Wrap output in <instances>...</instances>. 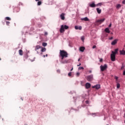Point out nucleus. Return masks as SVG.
Masks as SVG:
<instances>
[{
  "instance_id": "1",
  "label": "nucleus",
  "mask_w": 125,
  "mask_h": 125,
  "mask_svg": "<svg viewBox=\"0 0 125 125\" xmlns=\"http://www.w3.org/2000/svg\"><path fill=\"white\" fill-rule=\"evenodd\" d=\"M119 51V49H115L114 51H112L111 54H110V59L111 61L114 62L116 61V55L118 53Z\"/></svg>"
},
{
  "instance_id": "2",
  "label": "nucleus",
  "mask_w": 125,
  "mask_h": 125,
  "mask_svg": "<svg viewBox=\"0 0 125 125\" xmlns=\"http://www.w3.org/2000/svg\"><path fill=\"white\" fill-rule=\"evenodd\" d=\"M60 56L62 57V60H63L64 58H67L68 57V53L65 50H60Z\"/></svg>"
},
{
  "instance_id": "3",
  "label": "nucleus",
  "mask_w": 125,
  "mask_h": 125,
  "mask_svg": "<svg viewBox=\"0 0 125 125\" xmlns=\"http://www.w3.org/2000/svg\"><path fill=\"white\" fill-rule=\"evenodd\" d=\"M69 29V26L64 25L63 26V25H62L61 26V28L60 29V33H64L65 32V30H68Z\"/></svg>"
},
{
  "instance_id": "4",
  "label": "nucleus",
  "mask_w": 125,
  "mask_h": 125,
  "mask_svg": "<svg viewBox=\"0 0 125 125\" xmlns=\"http://www.w3.org/2000/svg\"><path fill=\"white\" fill-rule=\"evenodd\" d=\"M86 79L88 82H92V81H93V75L87 76Z\"/></svg>"
},
{
  "instance_id": "5",
  "label": "nucleus",
  "mask_w": 125,
  "mask_h": 125,
  "mask_svg": "<svg viewBox=\"0 0 125 125\" xmlns=\"http://www.w3.org/2000/svg\"><path fill=\"white\" fill-rule=\"evenodd\" d=\"M107 64H104V65H101V71H102V72H104V71H105L106 69H107Z\"/></svg>"
},
{
  "instance_id": "6",
  "label": "nucleus",
  "mask_w": 125,
  "mask_h": 125,
  "mask_svg": "<svg viewBox=\"0 0 125 125\" xmlns=\"http://www.w3.org/2000/svg\"><path fill=\"white\" fill-rule=\"evenodd\" d=\"M69 62V60H62V61H61V63H62V64H67V63H68Z\"/></svg>"
},
{
  "instance_id": "7",
  "label": "nucleus",
  "mask_w": 125,
  "mask_h": 125,
  "mask_svg": "<svg viewBox=\"0 0 125 125\" xmlns=\"http://www.w3.org/2000/svg\"><path fill=\"white\" fill-rule=\"evenodd\" d=\"M100 87H101L100 84H99L92 86V88H95V89H99Z\"/></svg>"
},
{
  "instance_id": "8",
  "label": "nucleus",
  "mask_w": 125,
  "mask_h": 125,
  "mask_svg": "<svg viewBox=\"0 0 125 125\" xmlns=\"http://www.w3.org/2000/svg\"><path fill=\"white\" fill-rule=\"evenodd\" d=\"M61 19L62 20H65V14L64 13H62L60 15Z\"/></svg>"
},
{
  "instance_id": "9",
  "label": "nucleus",
  "mask_w": 125,
  "mask_h": 125,
  "mask_svg": "<svg viewBox=\"0 0 125 125\" xmlns=\"http://www.w3.org/2000/svg\"><path fill=\"white\" fill-rule=\"evenodd\" d=\"M104 21H105V19H103L101 20H98L97 21V22L98 23H99L100 24H101V23H103V22H104Z\"/></svg>"
},
{
  "instance_id": "10",
  "label": "nucleus",
  "mask_w": 125,
  "mask_h": 125,
  "mask_svg": "<svg viewBox=\"0 0 125 125\" xmlns=\"http://www.w3.org/2000/svg\"><path fill=\"white\" fill-rule=\"evenodd\" d=\"M90 86H91V85L90 84V83H87L85 84V88L87 89H88V88H89L90 87Z\"/></svg>"
},
{
  "instance_id": "11",
  "label": "nucleus",
  "mask_w": 125,
  "mask_h": 125,
  "mask_svg": "<svg viewBox=\"0 0 125 125\" xmlns=\"http://www.w3.org/2000/svg\"><path fill=\"white\" fill-rule=\"evenodd\" d=\"M117 42H118V40L115 39L111 42V45H115V44H116Z\"/></svg>"
},
{
  "instance_id": "12",
  "label": "nucleus",
  "mask_w": 125,
  "mask_h": 125,
  "mask_svg": "<svg viewBox=\"0 0 125 125\" xmlns=\"http://www.w3.org/2000/svg\"><path fill=\"white\" fill-rule=\"evenodd\" d=\"M82 21H89V19L87 17L83 18L81 19Z\"/></svg>"
},
{
  "instance_id": "13",
  "label": "nucleus",
  "mask_w": 125,
  "mask_h": 125,
  "mask_svg": "<svg viewBox=\"0 0 125 125\" xmlns=\"http://www.w3.org/2000/svg\"><path fill=\"white\" fill-rule=\"evenodd\" d=\"M84 49H85V48H84V47L83 46H82L80 47V50L82 52H83V51H84Z\"/></svg>"
},
{
  "instance_id": "14",
  "label": "nucleus",
  "mask_w": 125,
  "mask_h": 125,
  "mask_svg": "<svg viewBox=\"0 0 125 125\" xmlns=\"http://www.w3.org/2000/svg\"><path fill=\"white\" fill-rule=\"evenodd\" d=\"M96 10L98 14H100L101 13L102 10L99 8H97Z\"/></svg>"
},
{
  "instance_id": "15",
  "label": "nucleus",
  "mask_w": 125,
  "mask_h": 125,
  "mask_svg": "<svg viewBox=\"0 0 125 125\" xmlns=\"http://www.w3.org/2000/svg\"><path fill=\"white\" fill-rule=\"evenodd\" d=\"M120 53L121 55H125V51L123 50H120Z\"/></svg>"
},
{
  "instance_id": "16",
  "label": "nucleus",
  "mask_w": 125,
  "mask_h": 125,
  "mask_svg": "<svg viewBox=\"0 0 125 125\" xmlns=\"http://www.w3.org/2000/svg\"><path fill=\"white\" fill-rule=\"evenodd\" d=\"M104 31L105 33H107L108 34H110V29H109V28H106L104 29Z\"/></svg>"
},
{
  "instance_id": "17",
  "label": "nucleus",
  "mask_w": 125,
  "mask_h": 125,
  "mask_svg": "<svg viewBox=\"0 0 125 125\" xmlns=\"http://www.w3.org/2000/svg\"><path fill=\"white\" fill-rule=\"evenodd\" d=\"M89 6H90V7H95V6H96V5H95V3H94L93 2V3H91V4H90L89 5Z\"/></svg>"
},
{
  "instance_id": "18",
  "label": "nucleus",
  "mask_w": 125,
  "mask_h": 125,
  "mask_svg": "<svg viewBox=\"0 0 125 125\" xmlns=\"http://www.w3.org/2000/svg\"><path fill=\"white\" fill-rule=\"evenodd\" d=\"M41 46H40V45H37L36 47H35V50L36 51H37V50H38V49H40V48H41Z\"/></svg>"
},
{
  "instance_id": "19",
  "label": "nucleus",
  "mask_w": 125,
  "mask_h": 125,
  "mask_svg": "<svg viewBox=\"0 0 125 125\" xmlns=\"http://www.w3.org/2000/svg\"><path fill=\"white\" fill-rule=\"evenodd\" d=\"M19 53L20 55H21V56L23 55V51L21 49L19 50Z\"/></svg>"
},
{
  "instance_id": "20",
  "label": "nucleus",
  "mask_w": 125,
  "mask_h": 125,
  "mask_svg": "<svg viewBox=\"0 0 125 125\" xmlns=\"http://www.w3.org/2000/svg\"><path fill=\"white\" fill-rule=\"evenodd\" d=\"M46 48H42V49H41V51L42 52H45V51H46Z\"/></svg>"
},
{
  "instance_id": "21",
  "label": "nucleus",
  "mask_w": 125,
  "mask_h": 125,
  "mask_svg": "<svg viewBox=\"0 0 125 125\" xmlns=\"http://www.w3.org/2000/svg\"><path fill=\"white\" fill-rule=\"evenodd\" d=\"M122 6V5H121V4H118L116 5V8H117L118 9H119V8H121Z\"/></svg>"
},
{
  "instance_id": "22",
  "label": "nucleus",
  "mask_w": 125,
  "mask_h": 125,
  "mask_svg": "<svg viewBox=\"0 0 125 125\" xmlns=\"http://www.w3.org/2000/svg\"><path fill=\"white\" fill-rule=\"evenodd\" d=\"M5 19L6 20H8V21H10V20H11V19L10 18L8 17H6Z\"/></svg>"
},
{
  "instance_id": "23",
  "label": "nucleus",
  "mask_w": 125,
  "mask_h": 125,
  "mask_svg": "<svg viewBox=\"0 0 125 125\" xmlns=\"http://www.w3.org/2000/svg\"><path fill=\"white\" fill-rule=\"evenodd\" d=\"M120 87H121V85L120 84V83H118L117 84V88H120Z\"/></svg>"
},
{
  "instance_id": "24",
  "label": "nucleus",
  "mask_w": 125,
  "mask_h": 125,
  "mask_svg": "<svg viewBox=\"0 0 125 125\" xmlns=\"http://www.w3.org/2000/svg\"><path fill=\"white\" fill-rule=\"evenodd\" d=\"M42 45L43 46H46V45H47V43L46 42H43Z\"/></svg>"
},
{
  "instance_id": "25",
  "label": "nucleus",
  "mask_w": 125,
  "mask_h": 125,
  "mask_svg": "<svg viewBox=\"0 0 125 125\" xmlns=\"http://www.w3.org/2000/svg\"><path fill=\"white\" fill-rule=\"evenodd\" d=\"M101 5H102V3H99L97 4V6H101Z\"/></svg>"
},
{
  "instance_id": "26",
  "label": "nucleus",
  "mask_w": 125,
  "mask_h": 125,
  "mask_svg": "<svg viewBox=\"0 0 125 125\" xmlns=\"http://www.w3.org/2000/svg\"><path fill=\"white\" fill-rule=\"evenodd\" d=\"M6 25H7V26H9V24H10V22L6 21Z\"/></svg>"
},
{
  "instance_id": "27",
  "label": "nucleus",
  "mask_w": 125,
  "mask_h": 125,
  "mask_svg": "<svg viewBox=\"0 0 125 125\" xmlns=\"http://www.w3.org/2000/svg\"><path fill=\"white\" fill-rule=\"evenodd\" d=\"M83 69H84L83 67H79L78 68L79 70H83Z\"/></svg>"
},
{
  "instance_id": "28",
  "label": "nucleus",
  "mask_w": 125,
  "mask_h": 125,
  "mask_svg": "<svg viewBox=\"0 0 125 125\" xmlns=\"http://www.w3.org/2000/svg\"><path fill=\"white\" fill-rule=\"evenodd\" d=\"M42 4V1H39L38 2V5H41Z\"/></svg>"
},
{
  "instance_id": "29",
  "label": "nucleus",
  "mask_w": 125,
  "mask_h": 125,
  "mask_svg": "<svg viewBox=\"0 0 125 125\" xmlns=\"http://www.w3.org/2000/svg\"><path fill=\"white\" fill-rule=\"evenodd\" d=\"M80 72H77V73H76V76H77V77H79V76H80Z\"/></svg>"
},
{
  "instance_id": "30",
  "label": "nucleus",
  "mask_w": 125,
  "mask_h": 125,
  "mask_svg": "<svg viewBox=\"0 0 125 125\" xmlns=\"http://www.w3.org/2000/svg\"><path fill=\"white\" fill-rule=\"evenodd\" d=\"M68 77H71V76H72V72H69L68 74Z\"/></svg>"
},
{
  "instance_id": "31",
  "label": "nucleus",
  "mask_w": 125,
  "mask_h": 125,
  "mask_svg": "<svg viewBox=\"0 0 125 125\" xmlns=\"http://www.w3.org/2000/svg\"><path fill=\"white\" fill-rule=\"evenodd\" d=\"M75 30H79V27L78 26H75Z\"/></svg>"
},
{
  "instance_id": "32",
  "label": "nucleus",
  "mask_w": 125,
  "mask_h": 125,
  "mask_svg": "<svg viewBox=\"0 0 125 125\" xmlns=\"http://www.w3.org/2000/svg\"><path fill=\"white\" fill-rule=\"evenodd\" d=\"M125 68V65L124 64H122V66L121 68V70H123V69Z\"/></svg>"
},
{
  "instance_id": "33",
  "label": "nucleus",
  "mask_w": 125,
  "mask_h": 125,
  "mask_svg": "<svg viewBox=\"0 0 125 125\" xmlns=\"http://www.w3.org/2000/svg\"><path fill=\"white\" fill-rule=\"evenodd\" d=\"M83 29V27L82 26L78 27V30H82Z\"/></svg>"
},
{
  "instance_id": "34",
  "label": "nucleus",
  "mask_w": 125,
  "mask_h": 125,
  "mask_svg": "<svg viewBox=\"0 0 125 125\" xmlns=\"http://www.w3.org/2000/svg\"><path fill=\"white\" fill-rule=\"evenodd\" d=\"M81 40H82V41H83L84 40V37L82 36L81 38Z\"/></svg>"
},
{
  "instance_id": "35",
  "label": "nucleus",
  "mask_w": 125,
  "mask_h": 125,
  "mask_svg": "<svg viewBox=\"0 0 125 125\" xmlns=\"http://www.w3.org/2000/svg\"><path fill=\"white\" fill-rule=\"evenodd\" d=\"M114 79H115V80H116V81H118V79H119V78L117 76H115Z\"/></svg>"
},
{
  "instance_id": "36",
  "label": "nucleus",
  "mask_w": 125,
  "mask_h": 125,
  "mask_svg": "<svg viewBox=\"0 0 125 125\" xmlns=\"http://www.w3.org/2000/svg\"><path fill=\"white\" fill-rule=\"evenodd\" d=\"M57 73H58L59 74H60V70H57Z\"/></svg>"
},
{
  "instance_id": "37",
  "label": "nucleus",
  "mask_w": 125,
  "mask_h": 125,
  "mask_svg": "<svg viewBox=\"0 0 125 125\" xmlns=\"http://www.w3.org/2000/svg\"><path fill=\"white\" fill-rule=\"evenodd\" d=\"M109 28H111V27H112V23H110V24L108 26Z\"/></svg>"
},
{
  "instance_id": "38",
  "label": "nucleus",
  "mask_w": 125,
  "mask_h": 125,
  "mask_svg": "<svg viewBox=\"0 0 125 125\" xmlns=\"http://www.w3.org/2000/svg\"><path fill=\"white\" fill-rule=\"evenodd\" d=\"M113 37H111L109 38V40H110V41L112 40H113Z\"/></svg>"
},
{
  "instance_id": "39",
  "label": "nucleus",
  "mask_w": 125,
  "mask_h": 125,
  "mask_svg": "<svg viewBox=\"0 0 125 125\" xmlns=\"http://www.w3.org/2000/svg\"><path fill=\"white\" fill-rule=\"evenodd\" d=\"M122 3H123V4H125V0H124L123 1Z\"/></svg>"
},
{
  "instance_id": "40",
  "label": "nucleus",
  "mask_w": 125,
  "mask_h": 125,
  "mask_svg": "<svg viewBox=\"0 0 125 125\" xmlns=\"http://www.w3.org/2000/svg\"><path fill=\"white\" fill-rule=\"evenodd\" d=\"M92 48L94 49V48H96V45H94L92 47Z\"/></svg>"
},
{
  "instance_id": "41",
  "label": "nucleus",
  "mask_w": 125,
  "mask_h": 125,
  "mask_svg": "<svg viewBox=\"0 0 125 125\" xmlns=\"http://www.w3.org/2000/svg\"><path fill=\"white\" fill-rule=\"evenodd\" d=\"M102 61H103V59H101L100 60V62H102Z\"/></svg>"
},
{
  "instance_id": "42",
  "label": "nucleus",
  "mask_w": 125,
  "mask_h": 125,
  "mask_svg": "<svg viewBox=\"0 0 125 125\" xmlns=\"http://www.w3.org/2000/svg\"><path fill=\"white\" fill-rule=\"evenodd\" d=\"M82 65V63H80L79 64L77 65V66L79 67Z\"/></svg>"
},
{
  "instance_id": "43",
  "label": "nucleus",
  "mask_w": 125,
  "mask_h": 125,
  "mask_svg": "<svg viewBox=\"0 0 125 125\" xmlns=\"http://www.w3.org/2000/svg\"><path fill=\"white\" fill-rule=\"evenodd\" d=\"M44 35H45V36H47V32H45Z\"/></svg>"
},
{
  "instance_id": "44",
  "label": "nucleus",
  "mask_w": 125,
  "mask_h": 125,
  "mask_svg": "<svg viewBox=\"0 0 125 125\" xmlns=\"http://www.w3.org/2000/svg\"><path fill=\"white\" fill-rule=\"evenodd\" d=\"M123 75H124V76H125V71H124L123 72Z\"/></svg>"
},
{
  "instance_id": "45",
  "label": "nucleus",
  "mask_w": 125,
  "mask_h": 125,
  "mask_svg": "<svg viewBox=\"0 0 125 125\" xmlns=\"http://www.w3.org/2000/svg\"><path fill=\"white\" fill-rule=\"evenodd\" d=\"M92 72V71L91 70H90V71H89V73H91Z\"/></svg>"
},
{
  "instance_id": "46",
  "label": "nucleus",
  "mask_w": 125,
  "mask_h": 125,
  "mask_svg": "<svg viewBox=\"0 0 125 125\" xmlns=\"http://www.w3.org/2000/svg\"><path fill=\"white\" fill-rule=\"evenodd\" d=\"M46 57H47L48 56V55L47 54H46V55L45 56Z\"/></svg>"
},
{
  "instance_id": "47",
  "label": "nucleus",
  "mask_w": 125,
  "mask_h": 125,
  "mask_svg": "<svg viewBox=\"0 0 125 125\" xmlns=\"http://www.w3.org/2000/svg\"><path fill=\"white\" fill-rule=\"evenodd\" d=\"M80 60H81V59L79 58V59H78V61L79 62Z\"/></svg>"
},
{
  "instance_id": "48",
  "label": "nucleus",
  "mask_w": 125,
  "mask_h": 125,
  "mask_svg": "<svg viewBox=\"0 0 125 125\" xmlns=\"http://www.w3.org/2000/svg\"><path fill=\"white\" fill-rule=\"evenodd\" d=\"M43 57H44V58L45 57V55H43Z\"/></svg>"
},
{
  "instance_id": "49",
  "label": "nucleus",
  "mask_w": 125,
  "mask_h": 125,
  "mask_svg": "<svg viewBox=\"0 0 125 125\" xmlns=\"http://www.w3.org/2000/svg\"><path fill=\"white\" fill-rule=\"evenodd\" d=\"M36 0V1H39V0Z\"/></svg>"
},
{
  "instance_id": "50",
  "label": "nucleus",
  "mask_w": 125,
  "mask_h": 125,
  "mask_svg": "<svg viewBox=\"0 0 125 125\" xmlns=\"http://www.w3.org/2000/svg\"><path fill=\"white\" fill-rule=\"evenodd\" d=\"M70 71H73V68L70 70Z\"/></svg>"
},
{
  "instance_id": "51",
  "label": "nucleus",
  "mask_w": 125,
  "mask_h": 125,
  "mask_svg": "<svg viewBox=\"0 0 125 125\" xmlns=\"http://www.w3.org/2000/svg\"><path fill=\"white\" fill-rule=\"evenodd\" d=\"M87 102H88V101H86V103H87Z\"/></svg>"
},
{
  "instance_id": "52",
  "label": "nucleus",
  "mask_w": 125,
  "mask_h": 125,
  "mask_svg": "<svg viewBox=\"0 0 125 125\" xmlns=\"http://www.w3.org/2000/svg\"><path fill=\"white\" fill-rule=\"evenodd\" d=\"M1 60V59L0 58V61Z\"/></svg>"
}]
</instances>
